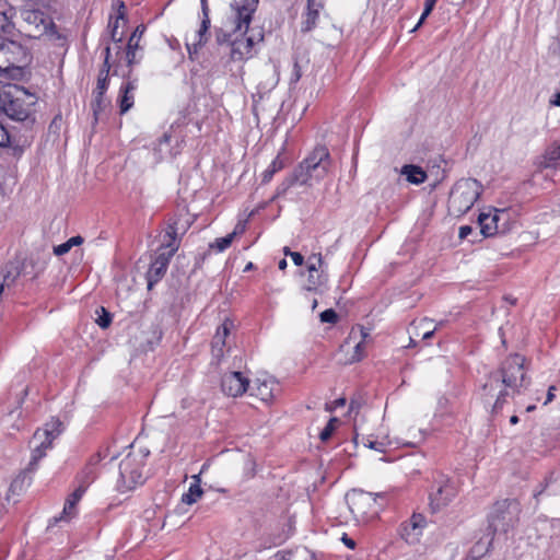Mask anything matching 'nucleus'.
<instances>
[{
	"label": "nucleus",
	"mask_w": 560,
	"mask_h": 560,
	"mask_svg": "<svg viewBox=\"0 0 560 560\" xmlns=\"http://www.w3.org/2000/svg\"><path fill=\"white\" fill-rule=\"evenodd\" d=\"M493 537L492 535L488 534L483 537H481L470 549V558L472 560H476L478 558L483 557L487 555L492 546Z\"/></svg>",
	"instance_id": "obj_27"
},
{
	"label": "nucleus",
	"mask_w": 560,
	"mask_h": 560,
	"mask_svg": "<svg viewBox=\"0 0 560 560\" xmlns=\"http://www.w3.org/2000/svg\"><path fill=\"white\" fill-rule=\"evenodd\" d=\"M168 140H170V136L165 133V135L162 137L161 142H162V141L167 142Z\"/></svg>",
	"instance_id": "obj_64"
},
{
	"label": "nucleus",
	"mask_w": 560,
	"mask_h": 560,
	"mask_svg": "<svg viewBox=\"0 0 560 560\" xmlns=\"http://www.w3.org/2000/svg\"><path fill=\"white\" fill-rule=\"evenodd\" d=\"M139 31H140V27H136V30L129 37L127 48L135 49V50L139 49V42H140L139 36H138Z\"/></svg>",
	"instance_id": "obj_41"
},
{
	"label": "nucleus",
	"mask_w": 560,
	"mask_h": 560,
	"mask_svg": "<svg viewBox=\"0 0 560 560\" xmlns=\"http://www.w3.org/2000/svg\"><path fill=\"white\" fill-rule=\"evenodd\" d=\"M195 478H196V482L191 483L189 486L188 492L184 493L182 497V502L189 504V505L196 503L201 498V495L203 493V490L201 489V487L199 485L200 479L197 476Z\"/></svg>",
	"instance_id": "obj_29"
},
{
	"label": "nucleus",
	"mask_w": 560,
	"mask_h": 560,
	"mask_svg": "<svg viewBox=\"0 0 560 560\" xmlns=\"http://www.w3.org/2000/svg\"><path fill=\"white\" fill-rule=\"evenodd\" d=\"M283 253H284L285 256H290V253H292V252L290 250L289 247H284L283 248Z\"/></svg>",
	"instance_id": "obj_63"
},
{
	"label": "nucleus",
	"mask_w": 560,
	"mask_h": 560,
	"mask_svg": "<svg viewBox=\"0 0 560 560\" xmlns=\"http://www.w3.org/2000/svg\"><path fill=\"white\" fill-rule=\"evenodd\" d=\"M247 32L244 28V33L242 31L233 32L234 37L231 40V49L230 57L233 61H243L253 56L254 46L264 39V35L260 32L247 35Z\"/></svg>",
	"instance_id": "obj_9"
},
{
	"label": "nucleus",
	"mask_w": 560,
	"mask_h": 560,
	"mask_svg": "<svg viewBox=\"0 0 560 560\" xmlns=\"http://www.w3.org/2000/svg\"><path fill=\"white\" fill-rule=\"evenodd\" d=\"M11 11L5 2L0 1V33H9L13 27L11 15L9 14Z\"/></svg>",
	"instance_id": "obj_30"
},
{
	"label": "nucleus",
	"mask_w": 560,
	"mask_h": 560,
	"mask_svg": "<svg viewBox=\"0 0 560 560\" xmlns=\"http://www.w3.org/2000/svg\"><path fill=\"white\" fill-rule=\"evenodd\" d=\"M109 57H110V47L106 46L105 47V58H104L103 67L101 69V70H106V75L109 74V70H110Z\"/></svg>",
	"instance_id": "obj_46"
},
{
	"label": "nucleus",
	"mask_w": 560,
	"mask_h": 560,
	"mask_svg": "<svg viewBox=\"0 0 560 560\" xmlns=\"http://www.w3.org/2000/svg\"><path fill=\"white\" fill-rule=\"evenodd\" d=\"M434 329H435V328H433V329H428L427 331H424V332H423V335H422V339H429V338H431V337L433 336V334H434Z\"/></svg>",
	"instance_id": "obj_58"
},
{
	"label": "nucleus",
	"mask_w": 560,
	"mask_h": 560,
	"mask_svg": "<svg viewBox=\"0 0 560 560\" xmlns=\"http://www.w3.org/2000/svg\"><path fill=\"white\" fill-rule=\"evenodd\" d=\"M319 316L322 323L335 324L338 319V315L332 308L325 310Z\"/></svg>",
	"instance_id": "obj_40"
},
{
	"label": "nucleus",
	"mask_w": 560,
	"mask_h": 560,
	"mask_svg": "<svg viewBox=\"0 0 560 560\" xmlns=\"http://www.w3.org/2000/svg\"><path fill=\"white\" fill-rule=\"evenodd\" d=\"M337 422H338V419L335 417L329 419L326 427L319 433V439L322 442H327L331 438V435L336 429Z\"/></svg>",
	"instance_id": "obj_35"
},
{
	"label": "nucleus",
	"mask_w": 560,
	"mask_h": 560,
	"mask_svg": "<svg viewBox=\"0 0 560 560\" xmlns=\"http://www.w3.org/2000/svg\"><path fill=\"white\" fill-rule=\"evenodd\" d=\"M36 102V96L24 88L15 84L0 88V110L12 120L33 124Z\"/></svg>",
	"instance_id": "obj_2"
},
{
	"label": "nucleus",
	"mask_w": 560,
	"mask_h": 560,
	"mask_svg": "<svg viewBox=\"0 0 560 560\" xmlns=\"http://www.w3.org/2000/svg\"><path fill=\"white\" fill-rule=\"evenodd\" d=\"M178 246L177 228L174 224H170L165 230L161 246L158 250L167 254L168 257H173L177 252Z\"/></svg>",
	"instance_id": "obj_22"
},
{
	"label": "nucleus",
	"mask_w": 560,
	"mask_h": 560,
	"mask_svg": "<svg viewBox=\"0 0 560 560\" xmlns=\"http://www.w3.org/2000/svg\"><path fill=\"white\" fill-rule=\"evenodd\" d=\"M63 423L58 418H51L43 428L37 429L31 440L32 457L28 469H35L38 460L46 456V453L52 446V442L62 433Z\"/></svg>",
	"instance_id": "obj_5"
},
{
	"label": "nucleus",
	"mask_w": 560,
	"mask_h": 560,
	"mask_svg": "<svg viewBox=\"0 0 560 560\" xmlns=\"http://www.w3.org/2000/svg\"><path fill=\"white\" fill-rule=\"evenodd\" d=\"M330 167V154L326 147H316L294 170L300 185H312L325 178Z\"/></svg>",
	"instance_id": "obj_3"
},
{
	"label": "nucleus",
	"mask_w": 560,
	"mask_h": 560,
	"mask_svg": "<svg viewBox=\"0 0 560 560\" xmlns=\"http://www.w3.org/2000/svg\"><path fill=\"white\" fill-rule=\"evenodd\" d=\"M25 55V49L21 44L4 39L0 42V62L5 63L7 67L23 61Z\"/></svg>",
	"instance_id": "obj_15"
},
{
	"label": "nucleus",
	"mask_w": 560,
	"mask_h": 560,
	"mask_svg": "<svg viewBox=\"0 0 560 560\" xmlns=\"http://www.w3.org/2000/svg\"><path fill=\"white\" fill-rule=\"evenodd\" d=\"M271 560H317L316 556L304 547L294 550L278 551Z\"/></svg>",
	"instance_id": "obj_24"
},
{
	"label": "nucleus",
	"mask_w": 560,
	"mask_h": 560,
	"mask_svg": "<svg viewBox=\"0 0 560 560\" xmlns=\"http://www.w3.org/2000/svg\"><path fill=\"white\" fill-rule=\"evenodd\" d=\"M201 7V23L199 30L194 34V39L189 42L187 39L186 47L189 56L192 54H197L198 50L208 42L209 39V28H210V9L208 0H200Z\"/></svg>",
	"instance_id": "obj_10"
},
{
	"label": "nucleus",
	"mask_w": 560,
	"mask_h": 560,
	"mask_svg": "<svg viewBox=\"0 0 560 560\" xmlns=\"http://www.w3.org/2000/svg\"><path fill=\"white\" fill-rule=\"evenodd\" d=\"M401 174L406 176L407 180L411 184L419 185L425 182L427 173L418 165H404Z\"/></svg>",
	"instance_id": "obj_26"
},
{
	"label": "nucleus",
	"mask_w": 560,
	"mask_h": 560,
	"mask_svg": "<svg viewBox=\"0 0 560 560\" xmlns=\"http://www.w3.org/2000/svg\"><path fill=\"white\" fill-rule=\"evenodd\" d=\"M552 106H560V91L556 92L549 101Z\"/></svg>",
	"instance_id": "obj_57"
},
{
	"label": "nucleus",
	"mask_w": 560,
	"mask_h": 560,
	"mask_svg": "<svg viewBox=\"0 0 560 560\" xmlns=\"http://www.w3.org/2000/svg\"><path fill=\"white\" fill-rule=\"evenodd\" d=\"M221 388L225 395L238 397L249 388V380L241 372H228L222 376Z\"/></svg>",
	"instance_id": "obj_12"
},
{
	"label": "nucleus",
	"mask_w": 560,
	"mask_h": 560,
	"mask_svg": "<svg viewBox=\"0 0 560 560\" xmlns=\"http://www.w3.org/2000/svg\"><path fill=\"white\" fill-rule=\"evenodd\" d=\"M299 184L298 174L293 172L289 177H287L277 188V195H284L290 187Z\"/></svg>",
	"instance_id": "obj_34"
},
{
	"label": "nucleus",
	"mask_w": 560,
	"mask_h": 560,
	"mask_svg": "<svg viewBox=\"0 0 560 560\" xmlns=\"http://www.w3.org/2000/svg\"><path fill=\"white\" fill-rule=\"evenodd\" d=\"M560 160V140L552 142L541 156L540 166L548 168Z\"/></svg>",
	"instance_id": "obj_25"
},
{
	"label": "nucleus",
	"mask_w": 560,
	"mask_h": 560,
	"mask_svg": "<svg viewBox=\"0 0 560 560\" xmlns=\"http://www.w3.org/2000/svg\"><path fill=\"white\" fill-rule=\"evenodd\" d=\"M290 257H291L292 261L294 262V265H296V266H302L304 262V257L298 252L290 253Z\"/></svg>",
	"instance_id": "obj_52"
},
{
	"label": "nucleus",
	"mask_w": 560,
	"mask_h": 560,
	"mask_svg": "<svg viewBox=\"0 0 560 560\" xmlns=\"http://www.w3.org/2000/svg\"><path fill=\"white\" fill-rule=\"evenodd\" d=\"M556 390H557V387L555 385L549 386L547 395H546V399L544 401V406H547L548 404H550L555 399V397H556L555 392Z\"/></svg>",
	"instance_id": "obj_50"
},
{
	"label": "nucleus",
	"mask_w": 560,
	"mask_h": 560,
	"mask_svg": "<svg viewBox=\"0 0 560 560\" xmlns=\"http://www.w3.org/2000/svg\"><path fill=\"white\" fill-rule=\"evenodd\" d=\"M37 20H39L42 23H44V18H43V13L40 12H27L26 13V16H25V21H33V22H36Z\"/></svg>",
	"instance_id": "obj_49"
},
{
	"label": "nucleus",
	"mask_w": 560,
	"mask_h": 560,
	"mask_svg": "<svg viewBox=\"0 0 560 560\" xmlns=\"http://www.w3.org/2000/svg\"><path fill=\"white\" fill-rule=\"evenodd\" d=\"M456 495V490L450 481H441L434 492L431 493V506L433 510H440L447 505Z\"/></svg>",
	"instance_id": "obj_19"
},
{
	"label": "nucleus",
	"mask_w": 560,
	"mask_h": 560,
	"mask_svg": "<svg viewBox=\"0 0 560 560\" xmlns=\"http://www.w3.org/2000/svg\"><path fill=\"white\" fill-rule=\"evenodd\" d=\"M518 421H520V419H518V417H517V416H515V415H514V416H512V417L510 418V423H511V424H513V425H514V424H517V423H518Z\"/></svg>",
	"instance_id": "obj_60"
},
{
	"label": "nucleus",
	"mask_w": 560,
	"mask_h": 560,
	"mask_svg": "<svg viewBox=\"0 0 560 560\" xmlns=\"http://www.w3.org/2000/svg\"><path fill=\"white\" fill-rule=\"evenodd\" d=\"M427 526V520L422 514H412V516L400 525V536L408 544H416L420 540L423 529Z\"/></svg>",
	"instance_id": "obj_13"
},
{
	"label": "nucleus",
	"mask_w": 560,
	"mask_h": 560,
	"mask_svg": "<svg viewBox=\"0 0 560 560\" xmlns=\"http://www.w3.org/2000/svg\"><path fill=\"white\" fill-rule=\"evenodd\" d=\"M149 452H131L119 464V476L121 485L130 490L142 485L144 481L142 468Z\"/></svg>",
	"instance_id": "obj_7"
},
{
	"label": "nucleus",
	"mask_w": 560,
	"mask_h": 560,
	"mask_svg": "<svg viewBox=\"0 0 560 560\" xmlns=\"http://www.w3.org/2000/svg\"><path fill=\"white\" fill-rule=\"evenodd\" d=\"M100 311L102 315L96 319V323L101 328H107L112 323V315L104 307H101Z\"/></svg>",
	"instance_id": "obj_38"
},
{
	"label": "nucleus",
	"mask_w": 560,
	"mask_h": 560,
	"mask_svg": "<svg viewBox=\"0 0 560 560\" xmlns=\"http://www.w3.org/2000/svg\"><path fill=\"white\" fill-rule=\"evenodd\" d=\"M131 70L127 75V80L121 84L118 96L120 114H126L135 103V92L138 89V80L131 79Z\"/></svg>",
	"instance_id": "obj_17"
},
{
	"label": "nucleus",
	"mask_w": 560,
	"mask_h": 560,
	"mask_svg": "<svg viewBox=\"0 0 560 560\" xmlns=\"http://www.w3.org/2000/svg\"><path fill=\"white\" fill-rule=\"evenodd\" d=\"M324 261L320 254L313 255L308 258L307 264V284L304 287L307 291H316L328 282V276L324 270Z\"/></svg>",
	"instance_id": "obj_11"
},
{
	"label": "nucleus",
	"mask_w": 560,
	"mask_h": 560,
	"mask_svg": "<svg viewBox=\"0 0 560 560\" xmlns=\"http://www.w3.org/2000/svg\"><path fill=\"white\" fill-rule=\"evenodd\" d=\"M525 359L520 354L509 355L498 371L489 374L482 386L481 396L486 404L492 406V412L498 413L506 398L521 394L522 388L527 386Z\"/></svg>",
	"instance_id": "obj_1"
},
{
	"label": "nucleus",
	"mask_w": 560,
	"mask_h": 560,
	"mask_svg": "<svg viewBox=\"0 0 560 560\" xmlns=\"http://www.w3.org/2000/svg\"><path fill=\"white\" fill-rule=\"evenodd\" d=\"M136 56H137V50L126 48V61H127L128 67H132L133 65L139 62L137 60Z\"/></svg>",
	"instance_id": "obj_42"
},
{
	"label": "nucleus",
	"mask_w": 560,
	"mask_h": 560,
	"mask_svg": "<svg viewBox=\"0 0 560 560\" xmlns=\"http://www.w3.org/2000/svg\"><path fill=\"white\" fill-rule=\"evenodd\" d=\"M245 230H246V222L245 221H240L235 225L233 232L230 233V235H233V238H234L235 236L243 234L245 232Z\"/></svg>",
	"instance_id": "obj_48"
},
{
	"label": "nucleus",
	"mask_w": 560,
	"mask_h": 560,
	"mask_svg": "<svg viewBox=\"0 0 560 560\" xmlns=\"http://www.w3.org/2000/svg\"><path fill=\"white\" fill-rule=\"evenodd\" d=\"M535 409H536V406H535V405H529V406H527V407H526V411H527V412H532V411H534Z\"/></svg>",
	"instance_id": "obj_62"
},
{
	"label": "nucleus",
	"mask_w": 560,
	"mask_h": 560,
	"mask_svg": "<svg viewBox=\"0 0 560 560\" xmlns=\"http://www.w3.org/2000/svg\"><path fill=\"white\" fill-rule=\"evenodd\" d=\"M504 214L505 211L497 209L493 212H481L478 217L481 234L486 237L498 234L500 232L498 222Z\"/></svg>",
	"instance_id": "obj_20"
},
{
	"label": "nucleus",
	"mask_w": 560,
	"mask_h": 560,
	"mask_svg": "<svg viewBox=\"0 0 560 560\" xmlns=\"http://www.w3.org/2000/svg\"><path fill=\"white\" fill-rule=\"evenodd\" d=\"M323 9L324 0H307L305 11L301 16L302 33H308L317 26L319 13Z\"/></svg>",
	"instance_id": "obj_16"
},
{
	"label": "nucleus",
	"mask_w": 560,
	"mask_h": 560,
	"mask_svg": "<svg viewBox=\"0 0 560 560\" xmlns=\"http://www.w3.org/2000/svg\"><path fill=\"white\" fill-rule=\"evenodd\" d=\"M361 442L364 446L375 450L377 452H384V443L372 440L370 438L362 436Z\"/></svg>",
	"instance_id": "obj_39"
},
{
	"label": "nucleus",
	"mask_w": 560,
	"mask_h": 560,
	"mask_svg": "<svg viewBox=\"0 0 560 560\" xmlns=\"http://www.w3.org/2000/svg\"><path fill=\"white\" fill-rule=\"evenodd\" d=\"M70 249L71 248H70L68 242H65V243L54 247V254L57 256H62V255L67 254Z\"/></svg>",
	"instance_id": "obj_44"
},
{
	"label": "nucleus",
	"mask_w": 560,
	"mask_h": 560,
	"mask_svg": "<svg viewBox=\"0 0 560 560\" xmlns=\"http://www.w3.org/2000/svg\"><path fill=\"white\" fill-rule=\"evenodd\" d=\"M109 86V77L106 75V70H100L97 77V84L94 91L95 94V103L97 107H101L103 102V96Z\"/></svg>",
	"instance_id": "obj_28"
},
{
	"label": "nucleus",
	"mask_w": 560,
	"mask_h": 560,
	"mask_svg": "<svg viewBox=\"0 0 560 560\" xmlns=\"http://www.w3.org/2000/svg\"><path fill=\"white\" fill-rule=\"evenodd\" d=\"M517 504L512 501H502L495 503L490 516L489 528L493 532H508L517 520Z\"/></svg>",
	"instance_id": "obj_8"
},
{
	"label": "nucleus",
	"mask_w": 560,
	"mask_h": 560,
	"mask_svg": "<svg viewBox=\"0 0 560 560\" xmlns=\"http://www.w3.org/2000/svg\"><path fill=\"white\" fill-rule=\"evenodd\" d=\"M75 505L77 504L73 503V501L67 499L61 515L59 517H55V522L71 518L75 514Z\"/></svg>",
	"instance_id": "obj_36"
},
{
	"label": "nucleus",
	"mask_w": 560,
	"mask_h": 560,
	"mask_svg": "<svg viewBox=\"0 0 560 560\" xmlns=\"http://www.w3.org/2000/svg\"><path fill=\"white\" fill-rule=\"evenodd\" d=\"M287 266H288V262L285 259H281L279 261V265H278L279 269L284 270L287 268Z\"/></svg>",
	"instance_id": "obj_59"
},
{
	"label": "nucleus",
	"mask_w": 560,
	"mask_h": 560,
	"mask_svg": "<svg viewBox=\"0 0 560 560\" xmlns=\"http://www.w3.org/2000/svg\"><path fill=\"white\" fill-rule=\"evenodd\" d=\"M378 499H383V495L363 490H352L346 495L348 506L359 522H369L377 516L382 508Z\"/></svg>",
	"instance_id": "obj_6"
},
{
	"label": "nucleus",
	"mask_w": 560,
	"mask_h": 560,
	"mask_svg": "<svg viewBox=\"0 0 560 560\" xmlns=\"http://www.w3.org/2000/svg\"><path fill=\"white\" fill-rule=\"evenodd\" d=\"M302 77V71H301V67L299 66V63L295 61L294 65H293V71H292V75H291V82L292 83H296Z\"/></svg>",
	"instance_id": "obj_47"
},
{
	"label": "nucleus",
	"mask_w": 560,
	"mask_h": 560,
	"mask_svg": "<svg viewBox=\"0 0 560 560\" xmlns=\"http://www.w3.org/2000/svg\"><path fill=\"white\" fill-rule=\"evenodd\" d=\"M362 340L354 346V352L351 357L352 362L360 361L365 355V338L368 334L361 330Z\"/></svg>",
	"instance_id": "obj_33"
},
{
	"label": "nucleus",
	"mask_w": 560,
	"mask_h": 560,
	"mask_svg": "<svg viewBox=\"0 0 560 560\" xmlns=\"http://www.w3.org/2000/svg\"><path fill=\"white\" fill-rule=\"evenodd\" d=\"M137 27H140V31L138 32V36H139V39H140L141 36L143 35L144 31H145V27L143 25H138Z\"/></svg>",
	"instance_id": "obj_61"
},
{
	"label": "nucleus",
	"mask_w": 560,
	"mask_h": 560,
	"mask_svg": "<svg viewBox=\"0 0 560 560\" xmlns=\"http://www.w3.org/2000/svg\"><path fill=\"white\" fill-rule=\"evenodd\" d=\"M233 324L230 320H225L222 325H220L217 329L215 335L212 338V352L213 355L220 358L223 355V347L225 346L226 337L230 334V329Z\"/></svg>",
	"instance_id": "obj_23"
},
{
	"label": "nucleus",
	"mask_w": 560,
	"mask_h": 560,
	"mask_svg": "<svg viewBox=\"0 0 560 560\" xmlns=\"http://www.w3.org/2000/svg\"><path fill=\"white\" fill-rule=\"evenodd\" d=\"M85 489L83 487H79L78 489H75L70 495H69V500L70 501H73V503H78L80 501V499L82 498L83 493H84Z\"/></svg>",
	"instance_id": "obj_45"
},
{
	"label": "nucleus",
	"mask_w": 560,
	"mask_h": 560,
	"mask_svg": "<svg viewBox=\"0 0 560 560\" xmlns=\"http://www.w3.org/2000/svg\"><path fill=\"white\" fill-rule=\"evenodd\" d=\"M472 232L471 226L469 225H463L459 228L458 236L459 238L464 240L466 238L470 233Z\"/></svg>",
	"instance_id": "obj_53"
},
{
	"label": "nucleus",
	"mask_w": 560,
	"mask_h": 560,
	"mask_svg": "<svg viewBox=\"0 0 560 560\" xmlns=\"http://www.w3.org/2000/svg\"><path fill=\"white\" fill-rule=\"evenodd\" d=\"M10 144V135L8 130L0 124V147H8Z\"/></svg>",
	"instance_id": "obj_43"
},
{
	"label": "nucleus",
	"mask_w": 560,
	"mask_h": 560,
	"mask_svg": "<svg viewBox=\"0 0 560 560\" xmlns=\"http://www.w3.org/2000/svg\"><path fill=\"white\" fill-rule=\"evenodd\" d=\"M232 242L233 235L228 234L224 237L215 238V241L212 244H210V247L219 253H222L231 246Z\"/></svg>",
	"instance_id": "obj_32"
},
{
	"label": "nucleus",
	"mask_w": 560,
	"mask_h": 560,
	"mask_svg": "<svg viewBox=\"0 0 560 560\" xmlns=\"http://www.w3.org/2000/svg\"><path fill=\"white\" fill-rule=\"evenodd\" d=\"M231 37H234V35L233 34H222V35L219 34L217 36V40L219 44L229 43L231 45V40H232Z\"/></svg>",
	"instance_id": "obj_55"
},
{
	"label": "nucleus",
	"mask_w": 560,
	"mask_h": 560,
	"mask_svg": "<svg viewBox=\"0 0 560 560\" xmlns=\"http://www.w3.org/2000/svg\"><path fill=\"white\" fill-rule=\"evenodd\" d=\"M481 194V185L472 178H463L453 186L450 198L448 209L456 215L467 213Z\"/></svg>",
	"instance_id": "obj_4"
},
{
	"label": "nucleus",
	"mask_w": 560,
	"mask_h": 560,
	"mask_svg": "<svg viewBox=\"0 0 560 560\" xmlns=\"http://www.w3.org/2000/svg\"><path fill=\"white\" fill-rule=\"evenodd\" d=\"M436 1L438 0H425L424 10H423L417 25L415 26V28L412 31H416L425 21V19L430 15L432 10L434 9Z\"/></svg>",
	"instance_id": "obj_37"
},
{
	"label": "nucleus",
	"mask_w": 560,
	"mask_h": 560,
	"mask_svg": "<svg viewBox=\"0 0 560 560\" xmlns=\"http://www.w3.org/2000/svg\"><path fill=\"white\" fill-rule=\"evenodd\" d=\"M284 164L280 155H277L262 173V183H269L273 175L283 168Z\"/></svg>",
	"instance_id": "obj_31"
},
{
	"label": "nucleus",
	"mask_w": 560,
	"mask_h": 560,
	"mask_svg": "<svg viewBox=\"0 0 560 560\" xmlns=\"http://www.w3.org/2000/svg\"><path fill=\"white\" fill-rule=\"evenodd\" d=\"M277 386L272 380H256L254 385H249L252 396L258 397L260 400L268 402L273 398V390Z\"/></svg>",
	"instance_id": "obj_21"
},
{
	"label": "nucleus",
	"mask_w": 560,
	"mask_h": 560,
	"mask_svg": "<svg viewBox=\"0 0 560 560\" xmlns=\"http://www.w3.org/2000/svg\"><path fill=\"white\" fill-rule=\"evenodd\" d=\"M341 540L350 549H353L355 547L354 540L350 538L347 534H343Z\"/></svg>",
	"instance_id": "obj_56"
},
{
	"label": "nucleus",
	"mask_w": 560,
	"mask_h": 560,
	"mask_svg": "<svg viewBox=\"0 0 560 560\" xmlns=\"http://www.w3.org/2000/svg\"><path fill=\"white\" fill-rule=\"evenodd\" d=\"M67 242H68L70 248H72L73 246L81 245L83 243V238L80 235H77V236L70 237Z\"/></svg>",
	"instance_id": "obj_54"
},
{
	"label": "nucleus",
	"mask_w": 560,
	"mask_h": 560,
	"mask_svg": "<svg viewBox=\"0 0 560 560\" xmlns=\"http://www.w3.org/2000/svg\"><path fill=\"white\" fill-rule=\"evenodd\" d=\"M171 258L172 257H168L167 254L158 250V255L150 265V268L147 272L149 290L152 289V287L163 278L167 270Z\"/></svg>",
	"instance_id": "obj_18"
},
{
	"label": "nucleus",
	"mask_w": 560,
	"mask_h": 560,
	"mask_svg": "<svg viewBox=\"0 0 560 560\" xmlns=\"http://www.w3.org/2000/svg\"><path fill=\"white\" fill-rule=\"evenodd\" d=\"M258 0H237L231 7L235 11L236 31H248L252 15L256 11Z\"/></svg>",
	"instance_id": "obj_14"
},
{
	"label": "nucleus",
	"mask_w": 560,
	"mask_h": 560,
	"mask_svg": "<svg viewBox=\"0 0 560 560\" xmlns=\"http://www.w3.org/2000/svg\"><path fill=\"white\" fill-rule=\"evenodd\" d=\"M117 28H118V20H116V22L113 26V31H112V40L115 42L116 44L121 43V40H122V34L118 35Z\"/></svg>",
	"instance_id": "obj_51"
}]
</instances>
